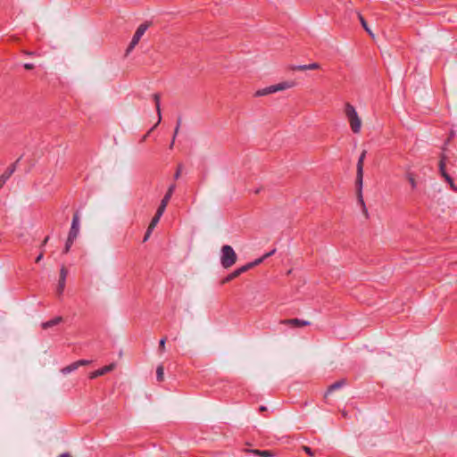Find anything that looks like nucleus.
Instances as JSON below:
<instances>
[{
  "mask_svg": "<svg viewBox=\"0 0 457 457\" xmlns=\"http://www.w3.org/2000/svg\"><path fill=\"white\" fill-rule=\"evenodd\" d=\"M172 195L166 193L163 198L162 199L161 203H164L166 205H168Z\"/></svg>",
  "mask_w": 457,
  "mask_h": 457,
  "instance_id": "32",
  "label": "nucleus"
},
{
  "mask_svg": "<svg viewBox=\"0 0 457 457\" xmlns=\"http://www.w3.org/2000/svg\"><path fill=\"white\" fill-rule=\"evenodd\" d=\"M74 241L75 240H71L70 237L67 238V241H66V244H65V247H64V250H63L64 253H67L70 251V249H71V245H73Z\"/></svg>",
  "mask_w": 457,
  "mask_h": 457,
  "instance_id": "27",
  "label": "nucleus"
},
{
  "mask_svg": "<svg viewBox=\"0 0 457 457\" xmlns=\"http://www.w3.org/2000/svg\"><path fill=\"white\" fill-rule=\"evenodd\" d=\"M345 114L347 118L351 129L354 134H358L361 129V120L359 117L354 106L350 103L345 104Z\"/></svg>",
  "mask_w": 457,
  "mask_h": 457,
  "instance_id": "2",
  "label": "nucleus"
},
{
  "mask_svg": "<svg viewBox=\"0 0 457 457\" xmlns=\"http://www.w3.org/2000/svg\"><path fill=\"white\" fill-rule=\"evenodd\" d=\"M79 213L76 212V213H74L73 218H72L71 226L70 228L68 237H70L71 240H76V238L79 235Z\"/></svg>",
  "mask_w": 457,
  "mask_h": 457,
  "instance_id": "6",
  "label": "nucleus"
},
{
  "mask_svg": "<svg viewBox=\"0 0 457 457\" xmlns=\"http://www.w3.org/2000/svg\"><path fill=\"white\" fill-rule=\"evenodd\" d=\"M160 219H161V217L154 215L153 217V219H152V220H151V222H150V224H149L147 228L153 230L156 227V225L158 224Z\"/></svg>",
  "mask_w": 457,
  "mask_h": 457,
  "instance_id": "20",
  "label": "nucleus"
},
{
  "mask_svg": "<svg viewBox=\"0 0 457 457\" xmlns=\"http://www.w3.org/2000/svg\"><path fill=\"white\" fill-rule=\"evenodd\" d=\"M58 457H72L69 453H63L60 454Z\"/></svg>",
  "mask_w": 457,
  "mask_h": 457,
  "instance_id": "39",
  "label": "nucleus"
},
{
  "mask_svg": "<svg viewBox=\"0 0 457 457\" xmlns=\"http://www.w3.org/2000/svg\"><path fill=\"white\" fill-rule=\"evenodd\" d=\"M445 179L450 185V187L453 190L457 191V187H455L453 179H452V177L450 175L445 176Z\"/></svg>",
  "mask_w": 457,
  "mask_h": 457,
  "instance_id": "26",
  "label": "nucleus"
},
{
  "mask_svg": "<svg viewBox=\"0 0 457 457\" xmlns=\"http://www.w3.org/2000/svg\"><path fill=\"white\" fill-rule=\"evenodd\" d=\"M79 368L78 364L76 361L72 362L71 364L64 367L63 369H62V372L63 374H68L75 370H77Z\"/></svg>",
  "mask_w": 457,
  "mask_h": 457,
  "instance_id": "17",
  "label": "nucleus"
},
{
  "mask_svg": "<svg viewBox=\"0 0 457 457\" xmlns=\"http://www.w3.org/2000/svg\"><path fill=\"white\" fill-rule=\"evenodd\" d=\"M367 151L363 150L357 162L356 187L358 203L361 204L363 213L367 216L368 211L362 196L363 162Z\"/></svg>",
  "mask_w": 457,
  "mask_h": 457,
  "instance_id": "1",
  "label": "nucleus"
},
{
  "mask_svg": "<svg viewBox=\"0 0 457 457\" xmlns=\"http://www.w3.org/2000/svg\"><path fill=\"white\" fill-rule=\"evenodd\" d=\"M345 385V379H341V380L336 381L335 383H333L332 385H330L328 386L327 392L325 393L324 398H327L330 393H332L333 391H335L337 389L343 387Z\"/></svg>",
  "mask_w": 457,
  "mask_h": 457,
  "instance_id": "11",
  "label": "nucleus"
},
{
  "mask_svg": "<svg viewBox=\"0 0 457 457\" xmlns=\"http://www.w3.org/2000/svg\"><path fill=\"white\" fill-rule=\"evenodd\" d=\"M149 25L150 24L148 22H145L138 26L128 48L126 49L125 56H128L132 52V50L136 47V46L138 44V42L140 41L143 35L145 33V31L149 28Z\"/></svg>",
  "mask_w": 457,
  "mask_h": 457,
  "instance_id": "4",
  "label": "nucleus"
},
{
  "mask_svg": "<svg viewBox=\"0 0 457 457\" xmlns=\"http://www.w3.org/2000/svg\"><path fill=\"white\" fill-rule=\"evenodd\" d=\"M78 366H83V365H87L91 362V361H88V360H79V361H76Z\"/></svg>",
  "mask_w": 457,
  "mask_h": 457,
  "instance_id": "34",
  "label": "nucleus"
},
{
  "mask_svg": "<svg viewBox=\"0 0 457 457\" xmlns=\"http://www.w3.org/2000/svg\"><path fill=\"white\" fill-rule=\"evenodd\" d=\"M174 142H175V138H172V141H171V143L170 144V149H172V148H173Z\"/></svg>",
  "mask_w": 457,
  "mask_h": 457,
  "instance_id": "42",
  "label": "nucleus"
},
{
  "mask_svg": "<svg viewBox=\"0 0 457 457\" xmlns=\"http://www.w3.org/2000/svg\"><path fill=\"white\" fill-rule=\"evenodd\" d=\"M166 340H167V337H162V338L160 340V342H159V350H160V352H162H162H164V350H165V343H166Z\"/></svg>",
  "mask_w": 457,
  "mask_h": 457,
  "instance_id": "30",
  "label": "nucleus"
},
{
  "mask_svg": "<svg viewBox=\"0 0 457 457\" xmlns=\"http://www.w3.org/2000/svg\"><path fill=\"white\" fill-rule=\"evenodd\" d=\"M342 414H343L344 417H346V412L345 411H343Z\"/></svg>",
  "mask_w": 457,
  "mask_h": 457,
  "instance_id": "45",
  "label": "nucleus"
},
{
  "mask_svg": "<svg viewBox=\"0 0 457 457\" xmlns=\"http://www.w3.org/2000/svg\"><path fill=\"white\" fill-rule=\"evenodd\" d=\"M254 455L259 457H274L275 453L270 450H250Z\"/></svg>",
  "mask_w": 457,
  "mask_h": 457,
  "instance_id": "14",
  "label": "nucleus"
},
{
  "mask_svg": "<svg viewBox=\"0 0 457 457\" xmlns=\"http://www.w3.org/2000/svg\"><path fill=\"white\" fill-rule=\"evenodd\" d=\"M180 125H181V118L179 117L177 120V126H179V129L180 128Z\"/></svg>",
  "mask_w": 457,
  "mask_h": 457,
  "instance_id": "41",
  "label": "nucleus"
},
{
  "mask_svg": "<svg viewBox=\"0 0 457 457\" xmlns=\"http://www.w3.org/2000/svg\"><path fill=\"white\" fill-rule=\"evenodd\" d=\"M114 367H115V364H114V363H112V364H110V365L104 366L103 368L98 369V370H95V371L91 372V373H90V375H89V378H90L91 379H94V378H97V377L103 376V375H104V374H106V373H108V372L112 371V370L114 369Z\"/></svg>",
  "mask_w": 457,
  "mask_h": 457,
  "instance_id": "9",
  "label": "nucleus"
},
{
  "mask_svg": "<svg viewBox=\"0 0 457 457\" xmlns=\"http://www.w3.org/2000/svg\"><path fill=\"white\" fill-rule=\"evenodd\" d=\"M14 168H8L1 176H0V189L3 187V186L6 183L8 179L11 177V175L13 173Z\"/></svg>",
  "mask_w": 457,
  "mask_h": 457,
  "instance_id": "13",
  "label": "nucleus"
},
{
  "mask_svg": "<svg viewBox=\"0 0 457 457\" xmlns=\"http://www.w3.org/2000/svg\"><path fill=\"white\" fill-rule=\"evenodd\" d=\"M175 189H176V185L173 183V184H171V185L169 187V188H168V190H167V192H166V193L170 194V195H173V193H174Z\"/></svg>",
  "mask_w": 457,
  "mask_h": 457,
  "instance_id": "35",
  "label": "nucleus"
},
{
  "mask_svg": "<svg viewBox=\"0 0 457 457\" xmlns=\"http://www.w3.org/2000/svg\"><path fill=\"white\" fill-rule=\"evenodd\" d=\"M359 19H360V21H361V26L363 27V29L370 34L372 36V33L371 31L370 30L369 27H368V24H367V21H365V19L361 15L359 14Z\"/></svg>",
  "mask_w": 457,
  "mask_h": 457,
  "instance_id": "22",
  "label": "nucleus"
},
{
  "mask_svg": "<svg viewBox=\"0 0 457 457\" xmlns=\"http://www.w3.org/2000/svg\"><path fill=\"white\" fill-rule=\"evenodd\" d=\"M237 262V254L230 245H225L221 247L220 263L223 268L228 269Z\"/></svg>",
  "mask_w": 457,
  "mask_h": 457,
  "instance_id": "3",
  "label": "nucleus"
},
{
  "mask_svg": "<svg viewBox=\"0 0 457 457\" xmlns=\"http://www.w3.org/2000/svg\"><path fill=\"white\" fill-rule=\"evenodd\" d=\"M43 258V253H41L37 258H36V262H39Z\"/></svg>",
  "mask_w": 457,
  "mask_h": 457,
  "instance_id": "40",
  "label": "nucleus"
},
{
  "mask_svg": "<svg viewBox=\"0 0 457 457\" xmlns=\"http://www.w3.org/2000/svg\"><path fill=\"white\" fill-rule=\"evenodd\" d=\"M293 87V83L289 82H281L276 85H271L270 87H264L262 89H259L255 92V96H263L272 93H276L280 90H284L287 88H290Z\"/></svg>",
  "mask_w": 457,
  "mask_h": 457,
  "instance_id": "5",
  "label": "nucleus"
},
{
  "mask_svg": "<svg viewBox=\"0 0 457 457\" xmlns=\"http://www.w3.org/2000/svg\"><path fill=\"white\" fill-rule=\"evenodd\" d=\"M302 449L303 451H304V453H306L310 457H315V453L309 447V446H306V445H303L302 446Z\"/></svg>",
  "mask_w": 457,
  "mask_h": 457,
  "instance_id": "28",
  "label": "nucleus"
},
{
  "mask_svg": "<svg viewBox=\"0 0 457 457\" xmlns=\"http://www.w3.org/2000/svg\"><path fill=\"white\" fill-rule=\"evenodd\" d=\"M282 324L290 325L292 327L300 328V327H306L310 325V322L308 320H303L300 319H288V320H281Z\"/></svg>",
  "mask_w": 457,
  "mask_h": 457,
  "instance_id": "10",
  "label": "nucleus"
},
{
  "mask_svg": "<svg viewBox=\"0 0 457 457\" xmlns=\"http://www.w3.org/2000/svg\"><path fill=\"white\" fill-rule=\"evenodd\" d=\"M406 178H407V179H408L411 188L415 189L417 187V182H416V179L414 178V174L411 173V172H407Z\"/></svg>",
  "mask_w": 457,
  "mask_h": 457,
  "instance_id": "18",
  "label": "nucleus"
},
{
  "mask_svg": "<svg viewBox=\"0 0 457 457\" xmlns=\"http://www.w3.org/2000/svg\"><path fill=\"white\" fill-rule=\"evenodd\" d=\"M48 239H49V237H46L44 239V241H43V243H42V245H43V246L47 243Z\"/></svg>",
  "mask_w": 457,
  "mask_h": 457,
  "instance_id": "43",
  "label": "nucleus"
},
{
  "mask_svg": "<svg viewBox=\"0 0 457 457\" xmlns=\"http://www.w3.org/2000/svg\"><path fill=\"white\" fill-rule=\"evenodd\" d=\"M166 207L167 205L164 203H161L154 215L162 217L165 212Z\"/></svg>",
  "mask_w": 457,
  "mask_h": 457,
  "instance_id": "21",
  "label": "nucleus"
},
{
  "mask_svg": "<svg viewBox=\"0 0 457 457\" xmlns=\"http://www.w3.org/2000/svg\"><path fill=\"white\" fill-rule=\"evenodd\" d=\"M308 70H318L320 68V64L318 62H312L308 64Z\"/></svg>",
  "mask_w": 457,
  "mask_h": 457,
  "instance_id": "33",
  "label": "nucleus"
},
{
  "mask_svg": "<svg viewBox=\"0 0 457 457\" xmlns=\"http://www.w3.org/2000/svg\"><path fill=\"white\" fill-rule=\"evenodd\" d=\"M183 170V164L179 163L177 167L176 172L174 174V179L177 180L181 176Z\"/></svg>",
  "mask_w": 457,
  "mask_h": 457,
  "instance_id": "23",
  "label": "nucleus"
},
{
  "mask_svg": "<svg viewBox=\"0 0 457 457\" xmlns=\"http://www.w3.org/2000/svg\"><path fill=\"white\" fill-rule=\"evenodd\" d=\"M445 179L450 185V187L453 190L457 191V187H455L453 179H452V177L450 175L445 176Z\"/></svg>",
  "mask_w": 457,
  "mask_h": 457,
  "instance_id": "25",
  "label": "nucleus"
},
{
  "mask_svg": "<svg viewBox=\"0 0 457 457\" xmlns=\"http://www.w3.org/2000/svg\"><path fill=\"white\" fill-rule=\"evenodd\" d=\"M252 268V265H250L249 263L240 267L239 269H237V270L239 272V275L242 274L243 272H245L247 271L249 269Z\"/></svg>",
  "mask_w": 457,
  "mask_h": 457,
  "instance_id": "31",
  "label": "nucleus"
},
{
  "mask_svg": "<svg viewBox=\"0 0 457 457\" xmlns=\"http://www.w3.org/2000/svg\"><path fill=\"white\" fill-rule=\"evenodd\" d=\"M160 99H161V96L159 93H155L153 95V100L155 104V108H156V112H157V114H158V121L157 123L155 124V126L143 137V141L145 140L146 137L148 136V134L161 122V120H162V115H161V104H160Z\"/></svg>",
  "mask_w": 457,
  "mask_h": 457,
  "instance_id": "8",
  "label": "nucleus"
},
{
  "mask_svg": "<svg viewBox=\"0 0 457 457\" xmlns=\"http://www.w3.org/2000/svg\"><path fill=\"white\" fill-rule=\"evenodd\" d=\"M67 275V269L65 267H62L60 270V278L57 286V294L59 295H62L64 291Z\"/></svg>",
  "mask_w": 457,
  "mask_h": 457,
  "instance_id": "7",
  "label": "nucleus"
},
{
  "mask_svg": "<svg viewBox=\"0 0 457 457\" xmlns=\"http://www.w3.org/2000/svg\"><path fill=\"white\" fill-rule=\"evenodd\" d=\"M276 252V249L271 250L270 252L265 253L262 257L256 259L255 261L249 262L250 265H252V268H253L256 265H259L262 263L266 258L273 255Z\"/></svg>",
  "mask_w": 457,
  "mask_h": 457,
  "instance_id": "15",
  "label": "nucleus"
},
{
  "mask_svg": "<svg viewBox=\"0 0 457 457\" xmlns=\"http://www.w3.org/2000/svg\"><path fill=\"white\" fill-rule=\"evenodd\" d=\"M260 411H266V407H264V406H261V407H260Z\"/></svg>",
  "mask_w": 457,
  "mask_h": 457,
  "instance_id": "44",
  "label": "nucleus"
},
{
  "mask_svg": "<svg viewBox=\"0 0 457 457\" xmlns=\"http://www.w3.org/2000/svg\"><path fill=\"white\" fill-rule=\"evenodd\" d=\"M239 276V272L236 270H234L232 273H230L224 280H223V283L224 282H228L230 281L231 279H234L236 278L237 277Z\"/></svg>",
  "mask_w": 457,
  "mask_h": 457,
  "instance_id": "24",
  "label": "nucleus"
},
{
  "mask_svg": "<svg viewBox=\"0 0 457 457\" xmlns=\"http://www.w3.org/2000/svg\"><path fill=\"white\" fill-rule=\"evenodd\" d=\"M439 171L442 177L445 179V176H449V174L445 170V156L442 155L439 162Z\"/></svg>",
  "mask_w": 457,
  "mask_h": 457,
  "instance_id": "16",
  "label": "nucleus"
},
{
  "mask_svg": "<svg viewBox=\"0 0 457 457\" xmlns=\"http://www.w3.org/2000/svg\"><path fill=\"white\" fill-rule=\"evenodd\" d=\"M152 231H153L152 229L147 228V230L145 234V237H144V240H143L144 242H145L149 238Z\"/></svg>",
  "mask_w": 457,
  "mask_h": 457,
  "instance_id": "36",
  "label": "nucleus"
},
{
  "mask_svg": "<svg viewBox=\"0 0 457 457\" xmlns=\"http://www.w3.org/2000/svg\"><path fill=\"white\" fill-rule=\"evenodd\" d=\"M156 378L159 382H162L164 378V369L163 366L160 365L156 369Z\"/></svg>",
  "mask_w": 457,
  "mask_h": 457,
  "instance_id": "19",
  "label": "nucleus"
},
{
  "mask_svg": "<svg viewBox=\"0 0 457 457\" xmlns=\"http://www.w3.org/2000/svg\"><path fill=\"white\" fill-rule=\"evenodd\" d=\"M24 68L26 70H32V69H34V64L33 63H25Z\"/></svg>",
  "mask_w": 457,
  "mask_h": 457,
  "instance_id": "37",
  "label": "nucleus"
},
{
  "mask_svg": "<svg viewBox=\"0 0 457 457\" xmlns=\"http://www.w3.org/2000/svg\"><path fill=\"white\" fill-rule=\"evenodd\" d=\"M179 126H176L175 130H174L173 138H176V137H177V135L179 133Z\"/></svg>",
  "mask_w": 457,
  "mask_h": 457,
  "instance_id": "38",
  "label": "nucleus"
},
{
  "mask_svg": "<svg viewBox=\"0 0 457 457\" xmlns=\"http://www.w3.org/2000/svg\"><path fill=\"white\" fill-rule=\"evenodd\" d=\"M62 321V318L61 316H58V317H55V318L48 320V321L43 322L41 326H42L43 329H47L54 326L58 325Z\"/></svg>",
  "mask_w": 457,
  "mask_h": 457,
  "instance_id": "12",
  "label": "nucleus"
},
{
  "mask_svg": "<svg viewBox=\"0 0 457 457\" xmlns=\"http://www.w3.org/2000/svg\"><path fill=\"white\" fill-rule=\"evenodd\" d=\"M308 64H304V65H296V66H292L291 67V70L293 71H308Z\"/></svg>",
  "mask_w": 457,
  "mask_h": 457,
  "instance_id": "29",
  "label": "nucleus"
}]
</instances>
